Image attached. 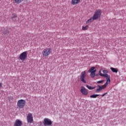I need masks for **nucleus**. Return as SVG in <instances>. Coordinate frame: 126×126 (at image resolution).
Listing matches in <instances>:
<instances>
[{
    "mask_svg": "<svg viewBox=\"0 0 126 126\" xmlns=\"http://www.w3.org/2000/svg\"><path fill=\"white\" fill-rule=\"evenodd\" d=\"M85 77H86V71H84L81 72V75L80 77V79L82 82L83 83H86V80H85Z\"/></svg>",
    "mask_w": 126,
    "mask_h": 126,
    "instance_id": "423d86ee",
    "label": "nucleus"
},
{
    "mask_svg": "<svg viewBox=\"0 0 126 126\" xmlns=\"http://www.w3.org/2000/svg\"><path fill=\"white\" fill-rule=\"evenodd\" d=\"M80 92L83 95H88V91L83 86L81 87Z\"/></svg>",
    "mask_w": 126,
    "mask_h": 126,
    "instance_id": "9b49d317",
    "label": "nucleus"
},
{
    "mask_svg": "<svg viewBox=\"0 0 126 126\" xmlns=\"http://www.w3.org/2000/svg\"><path fill=\"white\" fill-rule=\"evenodd\" d=\"M14 126H22V121L17 119L14 124Z\"/></svg>",
    "mask_w": 126,
    "mask_h": 126,
    "instance_id": "f8f14e48",
    "label": "nucleus"
},
{
    "mask_svg": "<svg viewBox=\"0 0 126 126\" xmlns=\"http://www.w3.org/2000/svg\"><path fill=\"white\" fill-rule=\"evenodd\" d=\"M27 55H28V52L27 51H25L23 53H22L19 57V59L20 60H21V61H22L23 62V61H25V60H26V59H27Z\"/></svg>",
    "mask_w": 126,
    "mask_h": 126,
    "instance_id": "20e7f679",
    "label": "nucleus"
},
{
    "mask_svg": "<svg viewBox=\"0 0 126 126\" xmlns=\"http://www.w3.org/2000/svg\"><path fill=\"white\" fill-rule=\"evenodd\" d=\"M102 82H104V80L98 81L97 83H102Z\"/></svg>",
    "mask_w": 126,
    "mask_h": 126,
    "instance_id": "aec40b11",
    "label": "nucleus"
},
{
    "mask_svg": "<svg viewBox=\"0 0 126 126\" xmlns=\"http://www.w3.org/2000/svg\"><path fill=\"white\" fill-rule=\"evenodd\" d=\"M80 2V0H71V4L72 5H76Z\"/></svg>",
    "mask_w": 126,
    "mask_h": 126,
    "instance_id": "ddd939ff",
    "label": "nucleus"
},
{
    "mask_svg": "<svg viewBox=\"0 0 126 126\" xmlns=\"http://www.w3.org/2000/svg\"><path fill=\"white\" fill-rule=\"evenodd\" d=\"M43 124L44 126H50L53 125V122H52V120L49 118H44L43 120Z\"/></svg>",
    "mask_w": 126,
    "mask_h": 126,
    "instance_id": "39448f33",
    "label": "nucleus"
},
{
    "mask_svg": "<svg viewBox=\"0 0 126 126\" xmlns=\"http://www.w3.org/2000/svg\"><path fill=\"white\" fill-rule=\"evenodd\" d=\"M98 96H100L99 94H93L92 95H90V98H97Z\"/></svg>",
    "mask_w": 126,
    "mask_h": 126,
    "instance_id": "6ab92c4d",
    "label": "nucleus"
},
{
    "mask_svg": "<svg viewBox=\"0 0 126 126\" xmlns=\"http://www.w3.org/2000/svg\"><path fill=\"white\" fill-rule=\"evenodd\" d=\"M27 121L29 124H32L33 123V115L32 113H29L27 116Z\"/></svg>",
    "mask_w": 126,
    "mask_h": 126,
    "instance_id": "9d476101",
    "label": "nucleus"
},
{
    "mask_svg": "<svg viewBox=\"0 0 126 126\" xmlns=\"http://www.w3.org/2000/svg\"><path fill=\"white\" fill-rule=\"evenodd\" d=\"M99 75L100 76H103V77H106V83H110L111 82V79H110V76L107 75V74H103L101 73V70L99 71Z\"/></svg>",
    "mask_w": 126,
    "mask_h": 126,
    "instance_id": "6e6552de",
    "label": "nucleus"
},
{
    "mask_svg": "<svg viewBox=\"0 0 126 126\" xmlns=\"http://www.w3.org/2000/svg\"><path fill=\"white\" fill-rule=\"evenodd\" d=\"M96 71H97V70L95 69V67H92L89 70V72L91 73V77H92V78L95 77Z\"/></svg>",
    "mask_w": 126,
    "mask_h": 126,
    "instance_id": "0eeeda50",
    "label": "nucleus"
},
{
    "mask_svg": "<svg viewBox=\"0 0 126 126\" xmlns=\"http://www.w3.org/2000/svg\"><path fill=\"white\" fill-rule=\"evenodd\" d=\"M17 17V15L16 14H13L12 17L11 18L12 20H13V21H16V18Z\"/></svg>",
    "mask_w": 126,
    "mask_h": 126,
    "instance_id": "f3484780",
    "label": "nucleus"
},
{
    "mask_svg": "<svg viewBox=\"0 0 126 126\" xmlns=\"http://www.w3.org/2000/svg\"><path fill=\"white\" fill-rule=\"evenodd\" d=\"M110 69L112 70V72H115L116 73H118V68L111 67Z\"/></svg>",
    "mask_w": 126,
    "mask_h": 126,
    "instance_id": "2eb2a0df",
    "label": "nucleus"
},
{
    "mask_svg": "<svg viewBox=\"0 0 126 126\" xmlns=\"http://www.w3.org/2000/svg\"><path fill=\"white\" fill-rule=\"evenodd\" d=\"M108 84H110V83L106 82L104 84V85L102 86L100 85H98V87H99V88L95 90L96 93H98V92H99L100 90H102V89H105V88H106L108 86Z\"/></svg>",
    "mask_w": 126,
    "mask_h": 126,
    "instance_id": "1a4fd4ad",
    "label": "nucleus"
},
{
    "mask_svg": "<svg viewBox=\"0 0 126 126\" xmlns=\"http://www.w3.org/2000/svg\"><path fill=\"white\" fill-rule=\"evenodd\" d=\"M52 53V48H45L42 52L43 57H48L49 55H51Z\"/></svg>",
    "mask_w": 126,
    "mask_h": 126,
    "instance_id": "7ed1b4c3",
    "label": "nucleus"
},
{
    "mask_svg": "<svg viewBox=\"0 0 126 126\" xmlns=\"http://www.w3.org/2000/svg\"><path fill=\"white\" fill-rule=\"evenodd\" d=\"M102 14V10L97 9L95 10L94 14L93 16V18H90L88 21L86 22V24H89V23H91L93 20H97V19H99L101 17V15Z\"/></svg>",
    "mask_w": 126,
    "mask_h": 126,
    "instance_id": "f257e3e1",
    "label": "nucleus"
},
{
    "mask_svg": "<svg viewBox=\"0 0 126 126\" xmlns=\"http://www.w3.org/2000/svg\"><path fill=\"white\" fill-rule=\"evenodd\" d=\"M103 73H106L107 72V70H103Z\"/></svg>",
    "mask_w": 126,
    "mask_h": 126,
    "instance_id": "5701e85b",
    "label": "nucleus"
},
{
    "mask_svg": "<svg viewBox=\"0 0 126 126\" xmlns=\"http://www.w3.org/2000/svg\"><path fill=\"white\" fill-rule=\"evenodd\" d=\"M108 94V93H105L103 94L102 95V97H104V96H105V95H106V94Z\"/></svg>",
    "mask_w": 126,
    "mask_h": 126,
    "instance_id": "412c9836",
    "label": "nucleus"
},
{
    "mask_svg": "<svg viewBox=\"0 0 126 126\" xmlns=\"http://www.w3.org/2000/svg\"><path fill=\"white\" fill-rule=\"evenodd\" d=\"M24 0H14L15 3L17 4H19V3H21Z\"/></svg>",
    "mask_w": 126,
    "mask_h": 126,
    "instance_id": "dca6fc26",
    "label": "nucleus"
},
{
    "mask_svg": "<svg viewBox=\"0 0 126 126\" xmlns=\"http://www.w3.org/2000/svg\"><path fill=\"white\" fill-rule=\"evenodd\" d=\"M88 28H89V26L88 25H86L85 26H82V30H83V31H86V30H88Z\"/></svg>",
    "mask_w": 126,
    "mask_h": 126,
    "instance_id": "4468645a",
    "label": "nucleus"
},
{
    "mask_svg": "<svg viewBox=\"0 0 126 126\" xmlns=\"http://www.w3.org/2000/svg\"><path fill=\"white\" fill-rule=\"evenodd\" d=\"M86 87H87V88H88V89H89L90 90L95 89V87H93L89 86L88 85H86Z\"/></svg>",
    "mask_w": 126,
    "mask_h": 126,
    "instance_id": "a211bd4d",
    "label": "nucleus"
},
{
    "mask_svg": "<svg viewBox=\"0 0 126 126\" xmlns=\"http://www.w3.org/2000/svg\"><path fill=\"white\" fill-rule=\"evenodd\" d=\"M26 102L24 99H20L18 101L17 103V107L19 109H24L25 107Z\"/></svg>",
    "mask_w": 126,
    "mask_h": 126,
    "instance_id": "f03ea898",
    "label": "nucleus"
},
{
    "mask_svg": "<svg viewBox=\"0 0 126 126\" xmlns=\"http://www.w3.org/2000/svg\"><path fill=\"white\" fill-rule=\"evenodd\" d=\"M2 87V83H0V88H1Z\"/></svg>",
    "mask_w": 126,
    "mask_h": 126,
    "instance_id": "4be33fe9",
    "label": "nucleus"
}]
</instances>
